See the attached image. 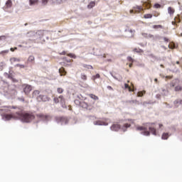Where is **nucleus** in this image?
I'll return each mask as SVG.
<instances>
[{"label": "nucleus", "mask_w": 182, "mask_h": 182, "mask_svg": "<svg viewBox=\"0 0 182 182\" xmlns=\"http://www.w3.org/2000/svg\"><path fill=\"white\" fill-rule=\"evenodd\" d=\"M151 125H153V123H147L146 126L136 127V130L141 132V135L143 136H149V132L153 136H156V132H154V128L151 127ZM147 129H149V132H147Z\"/></svg>", "instance_id": "1"}, {"label": "nucleus", "mask_w": 182, "mask_h": 182, "mask_svg": "<svg viewBox=\"0 0 182 182\" xmlns=\"http://www.w3.org/2000/svg\"><path fill=\"white\" fill-rule=\"evenodd\" d=\"M17 119L24 123H28L33 119V116L23 112H17Z\"/></svg>", "instance_id": "2"}, {"label": "nucleus", "mask_w": 182, "mask_h": 182, "mask_svg": "<svg viewBox=\"0 0 182 182\" xmlns=\"http://www.w3.org/2000/svg\"><path fill=\"white\" fill-rule=\"evenodd\" d=\"M32 98L36 99V101L38 102H49V97L47 95L39 94L38 90H34L32 92Z\"/></svg>", "instance_id": "3"}, {"label": "nucleus", "mask_w": 182, "mask_h": 182, "mask_svg": "<svg viewBox=\"0 0 182 182\" xmlns=\"http://www.w3.org/2000/svg\"><path fill=\"white\" fill-rule=\"evenodd\" d=\"M43 36V31H38L37 32L31 31L28 32V38H31V41H36Z\"/></svg>", "instance_id": "4"}, {"label": "nucleus", "mask_w": 182, "mask_h": 182, "mask_svg": "<svg viewBox=\"0 0 182 182\" xmlns=\"http://www.w3.org/2000/svg\"><path fill=\"white\" fill-rule=\"evenodd\" d=\"M128 127H130V124H126L123 127H119V124H113L112 125V127H109V129L113 132H117L121 129L122 132H127V128Z\"/></svg>", "instance_id": "5"}, {"label": "nucleus", "mask_w": 182, "mask_h": 182, "mask_svg": "<svg viewBox=\"0 0 182 182\" xmlns=\"http://www.w3.org/2000/svg\"><path fill=\"white\" fill-rule=\"evenodd\" d=\"M179 84V80H173V81H172V82L170 83V87H174L175 88V91L176 92H179L182 90V87L181 86H177V85Z\"/></svg>", "instance_id": "6"}, {"label": "nucleus", "mask_w": 182, "mask_h": 182, "mask_svg": "<svg viewBox=\"0 0 182 182\" xmlns=\"http://www.w3.org/2000/svg\"><path fill=\"white\" fill-rule=\"evenodd\" d=\"M53 102H55V103H60V105L61 107H63V108H66V106L64 105V97H62V95L58 96V97H55L54 99H53Z\"/></svg>", "instance_id": "7"}, {"label": "nucleus", "mask_w": 182, "mask_h": 182, "mask_svg": "<svg viewBox=\"0 0 182 182\" xmlns=\"http://www.w3.org/2000/svg\"><path fill=\"white\" fill-rule=\"evenodd\" d=\"M32 91V87L28 85H23V92L25 95H28L30 92Z\"/></svg>", "instance_id": "8"}, {"label": "nucleus", "mask_w": 182, "mask_h": 182, "mask_svg": "<svg viewBox=\"0 0 182 182\" xmlns=\"http://www.w3.org/2000/svg\"><path fill=\"white\" fill-rule=\"evenodd\" d=\"M55 120L57 121V123H60L61 125L66 124V118L57 117H55Z\"/></svg>", "instance_id": "9"}, {"label": "nucleus", "mask_w": 182, "mask_h": 182, "mask_svg": "<svg viewBox=\"0 0 182 182\" xmlns=\"http://www.w3.org/2000/svg\"><path fill=\"white\" fill-rule=\"evenodd\" d=\"M124 34L127 35V38H132L134 36V31L133 30H126L124 31Z\"/></svg>", "instance_id": "10"}, {"label": "nucleus", "mask_w": 182, "mask_h": 182, "mask_svg": "<svg viewBox=\"0 0 182 182\" xmlns=\"http://www.w3.org/2000/svg\"><path fill=\"white\" fill-rule=\"evenodd\" d=\"M13 118V116L6 114H2V119L4 121H9Z\"/></svg>", "instance_id": "11"}, {"label": "nucleus", "mask_w": 182, "mask_h": 182, "mask_svg": "<svg viewBox=\"0 0 182 182\" xmlns=\"http://www.w3.org/2000/svg\"><path fill=\"white\" fill-rule=\"evenodd\" d=\"M141 36L147 39L154 40V36L149 33H141Z\"/></svg>", "instance_id": "12"}, {"label": "nucleus", "mask_w": 182, "mask_h": 182, "mask_svg": "<svg viewBox=\"0 0 182 182\" xmlns=\"http://www.w3.org/2000/svg\"><path fill=\"white\" fill-rule=\"evenodd\" d=\"M94 124L95 126H107V122H104L102 121H95Z\"/></svg>", "instance_id": "13"}, {"label": "nucleus", "mask_w": 182, "mask_h": 182, "mask_svg": "<svg viewBox=\"0 0 182 182\" xmlns=\"http://www.w3.org/2000/svg\"><path fill=\"white\" fill-rule=\"evenodd\" d=\"M141 10H142L141 6H134V10H130V14H132V12L134 11L139 12Z\"/></svg>", "instance_id": "14"}, {"label": "nucleus", "mask_w": 182, "mask_h": 182, "mask_svg": "<svg viewBox=\"0 0 182 182\" xmlns=\"http://www.w3.org/2000/svg\"><path fill=\"white\" fill-rule=\"evenodd\" d=\"M110 75H112V77L113 79H115V80H117L119 82H121L122 80V77L121 75H119V77H115V75H113V74L109 73Z\"/></svg>", "instance_id": "15"}, {"label": "nucleus", "mask_w": 182, "mask_h": 182, "mask_svg": "<svg viewBox=\"0 0 182 182\" xmlns=\"http://www.w3.org/2000/svg\"><path fill=\"white\" fill-rule=\"evenodd\" d=\"M167 10H168V15H170V16L173 15V13H174L173 8L168 7Z\"/></svg>", "instance_id": "16"}, {"label": "nucleus", "mask_w": 182, "mask_h": 182, "mask_svg": "<svg viewBox=\"0 0 182 182\" xmlns=\"http://www.w3.org/2000/svg\"><path fill=\"white\" fill-rule=\"evenodd\" d=\"M173 105H176V107H178L179 105H182V100H178L173 101Z\"/></svg>", "instance_id": "17"}, {"label": "nucleus", "mask_w": 182, "mask_h": 182, "mask_svg": "<svg viewBox=\"0 0 182 182\" xmlns=\"http://www.w3.org/2000/svg\"><path fill=\"white\" fill-rule=\"evenodd\" d=\"M28 4L31 5V6L38 4V0H28Z\"/></svg>", "instance_id": "18"}, {"label": "nucleus", "mask_w": 182, "mask_h": 182, "mask_svg": "<svg viewBox=\"0 0 182 182\" xmlns=\"http://www.w3.org/2000/svg\"><path fill=\"white\" fill-rule=\"evenodd\" d=\"M80 107H81V108H83V109H87V102H80Z\"/></svg>", "instance_id": "19"}, {"label": "nucleus", "mask_w": 182, "mask_h": 182, "mask_svg": "<svg viewBox=\"0 0 182 182\" xmlns=\"http://www.w3.org/2000/svg\"><path fill=\"white\" fill-rule=\"evenodd\" d=\"M146 56H147V58H149L151 61H154V56L153 55V54L147 53V54H146Z\"/></svg>", "instance_id": "20"}, {"label": "nucleus", "mask_w": 182, "mask_h": 182, "mask_svg": "<svg viewBox=\"0 0 182 182\" xmlns=\"http://www.w3.org/2000/svg\"><path fill=\"white\" fill-rule=\"evenodd\" d=\"M11 8V0H8L6 1V9Z\"/></svg>", "instance_id": "21"}, {"label": "nucleus", "mask_w": 182, "mask_h": 182, "mask_svg": "<svg viewBox=\"0 0 182 182\" xmlns=\"http://www.w3.org/2000/svg\"><path fill=\"white\" fill-rule=\"evenodd\" d=\"M92 7H95V1H91V3H89V5L87 6V8L89 9H92Z\"/></svg>", "instance_id": "22"}, {"label": "nucleus", "mask_w": 182, "mask_h": 182, "mask_svg": "<svg viewBox=\"0 0 182 182\" xmlns=\"http://www.w3.org/2000/svg\"><path fill=\"white\" fill-rule=\"evenodd\" d=\"M168 133H164V134H162L161 139L162 140H166V139H168Z\"/></svg>", "instance_id": "23"}, {"label": "nucleus", "mask_w": 182, "mask_h": 182, "mask_svg": "<svg viewBox=\"0 0 182 182\" xmlns=\"http://www.w3.org/2000/svg\"><path fill=\"white\" fill-rule=\"evenodd\" d=\"M9 60H11V62H21V59L13 58L11 59H9Z\"/></svg>", "instance_id": "24"}, {"label": "nucleus", "mask_w": 182, "mask_h": 182, "mask_svg": "<svg viewBox=\"0 0 182 182\" xmlns=\"http://www.w3.org/2000/svg\"><path fill=\"white\" fill-rule=\"evenodd\" d=\"M151 17H153V16H151V14H146V15H144V18H146V19H149V18H151Z\"/></svg>", "instance_id": "25"}, {"label": "nucleus", "mask_w": 182, "mask_h": 182, "mask_svg": "<svg viewBox=\"0 0 182 182\" xmlns=\"http://www.w3.org/2000/svg\"><path fill=\"white\" fill-rule=\"evenodd\" d=\"M134 52L136 53H143L144 50H142L141 49H139V48H134Z\"/></svg>", "instance_id": "26"}, {"label": "nucleus", "mask_w": 182, "mask_h": 182, "mask_svg": "<svg viewBox=\"0 0 182 182\" xmlns=\"http://www.w3.org/2000/svg\"><path fill=\"white\" fill-rule=\"evenodd\" d=\"M89 97H91V99L95 100H98V97H96L95 95H92V94L89 95Z\"/></svg>", "instance_id": "27"}, {"label": "nucleus", "mask_w": 182, "mask_h": 182, "mask_svg": "<svg viewBox=\"0 0 182 182\" xmlns=\"http://www.w3.org/2000/svg\"><path fill=\"white\" fill-rule=\"evenodd\" d=\"M100 78V74H97L95 76H92V80H95L96 79H99Z\"/></svg>", "instance_id": "28"}, {"label": "nucleus", "mask_w": 182, "mask_h": 182, "mask_svg": "<svg viewBox=\"0 0 182 182\" xmlns=\"http://www.w3.org/2000/svg\"><path fill=\"white\" fill-rule=\"evenodd\" d=\"M64 92V90H63L62 88L60 87L57 88V93L62 94V92Z\"/></svg>", "instance_id": "29"}, {"label": "nucleus", "mask_w": 182, "mask_h": 182, "mask_svg": "<svg viewBox=\"0 0 182 182\" xmlns=\"http://www.w3.org/2000/svg\"><path fill=\"white\" fill-rule=\"evenodd\" d=\"M37 116H38V117L41 118V119H44L46 118H47V116H43L41 114H38Z\"/></svg>", "instance_id": "30"}, {"label": "nucleus", "mask_w": 182, "mask_h": 182, "mask_svg": "<svg viewBox=\"0 0 182 182\" xmlns=\"http://www.w3.org/2000/svg\"><path fill=\"white\" fill-rule=\"evenodd\" d=\"M15 67L23 69V68H24V65L16 64V65H15Z\"/></svg>", "instance_id": "31"}, {"label": "nucleus", "mask_w": 182, "mask_h": 182, "mask_svg": "<svg viewBox=\"0 0 182 182\" xmlns=\"http://www.w3.org/2000/svg\"><path fill=\"white\" fill-rule=\"evenodd\" d=\"M160 28H162V26H160V25H154V26H153V29H159Z\"/></svg>", "instance_id": "32"}, {"label": "nucleus", "mask_w": 182, "mask_h": 182, "mask_svg": "<svg viewBox=\"0 0 182 182\" xmlns=\"http://www.w3.org/2000/svg\"><path fill=\"white\" fill-rule=\"evenodd\" d=\"M81 80H87V75H85V74H81Z\"/></svg>", "instance_id": "33"}, {"label": "nucleus", "mask_w": 182, "mask_h": 182, "mask_svg": "<svg viewBox=\"0 0 182 182\" xmlns=\"http://www.w3.org/2000/svg\"><path fill=\"white\" fill-rule=\"evenodd\" d=\"M124 89H128L129 92H132V89H130V87H128L127 84H124Z\"/></svg>", "instance_id": "34"}, {"label": "nucleus", "mask_w": 182, "mask_h": 182, "mask_svg": "<svg viewBox=\"0 0 182 182\" xmlns=\"http://www.w3.org/2000/svg\"><path fill=\"white\" fill-rule=\"evenodd\" d=\"M4 76H5L6 78L11 79V76L9 75V74H7V73H4Z\"/></svg>", "instance_id": "35"}, {"label": "nucleus", "mask_w": 182, "mask_h": 182, "mask_svg": "<svg viewBox=\"0 0 182 182\" xmlns=\"http://www.w3.org/2000/svg\"><path fill=\"white\" fill-rule=\"evenodd\" d=\"M68 57L73 58V59H75V58H76L75 55H73V53L68 54Z\"/></svg>", "instance_id": "36"}, {"label": "nucleus", "mask_w": 182, "mask_h": 182, "mask_svg": "<svg viewBox=\"0 0 182 182\" xmlns=\"http://www.w3.org/2000/svg\"><path fill=\"white\" fill-rule=\"evenodd\" d=\"M33 61V56L31 55L28 57V62L32 63Z\"/></svg>", "instance_id": "37"}, {"label": "nucleus", "mask_w": 182, "mask_h": 182, "mask_svg": "<svg viewBox=\"0 0 182 182\" xmlns=\"http://www.w3.org/2000/svg\"><path fill=\"white\" fill-rule=\"evenodd\" d=\"M144 96V92H138V97H141Z\"/></svg>", "instance_id": "38"}, {"label": "nucleus", "mask_w": 182, "mask_h": 182, "mask_svg": "<svg viewBox=\"0 0 182 182\" xmlns=\"http://www.w3.org/2000/svg\"><path fill=\"white\" fill-rule=\"evenodd\" d=\"M176 21H172V25L176 23H179V18H177V17L175 18Z\"/></svg>", "instance_id": "39"}, {"label": "nucleus", "mask_w": 182, "mask_h": 182, "mask_svg": "<svg viewBox=\"0 0 182 182\" xmlns=\"http://www.w3.org/2000/svg\"><path fill=\"white\" fill-rule=\"evenodd\" d=\"M84 67H85V68H87V69H88V70H91V69H92V66L89 65H85V66H84Z\"/></svg>", "instance_id": "40"}, {"label": "nucleus", "mask_w": 182, "mask_h": 182, "mask_svg": "<svg viewBox=\"0 0 182 182\" xmlns=\"http://www.w3.org/2000/svg\"><path fill=\"white\" fill-rule=\"evenodd\" d=\"M0 112H7V108H6V107L1 108V109H0Z\"/></svg>", "instance_id": "41"}, {"label": "nucleus", "mask_w": 182, "mask_h": 182, "mask_svg": "<svg viewBox=\"0 0 182 182\" xmlns=\"http://www.w3.org/2000/svg\"><path fill=\"white\" fill-rule=\"evenodd\" d=\"M47 1H48V0H41V4L46 5V4H47Z\"/></svg>", "instance_id": "42"}, {"label": "nucleus", "mask_w": 182, "mask_h": 182, "mask_svg": "<svg viewBox=\"0 0 182 182\" xmlns=\"http://www.w3.org/2000/svg\"><path fill=\"white\" fill-rule=\"evenodd\" d=\"M127 60H129V62H132V63L134 62V60L131 57H127Z\"/></svg>", "instance_id": "43"}, {"label": "nucleus", "mask_w": 182, "mask_h": 182, "mask_svg": "<svg viewBox=\"0 0 182 182\" xmlns=\"http://www.w3.org/2000/svg\"><path fill=\"white\" fill-rule=\"evenodd\" d=\"M154 7H155V9H160V4H155V5H154Z\"/></svg>", "instance_id": "44"}, {"label": "nucleus", "mask_w": 182, "mask_h": 182, "mask_svg": "<svg viewBox=\"0 0 182 182\" xmlns=\"http://www.w3.org/2000/svg\"><path fill=\"white\" fill-rule=\"evenodd\" d=\"M4 63H0V70H3L4 69Z\"/></svg>", "instance_id": "45"}, {"label": "nucleus", "mask_w": 182, "mask_h": 182, "mask_svg": "<svg viewBox=\"0 0 182 182\" xmlns=\"http://www.w3.org/2000/svg\"><path fill=\"white\" fill-rule=\"evenodd\" d=\"M58 73H64V70L60 68V69H58Z\"/></svg>", "instance_id": "46"}, {"label": "nucleus", "mask_w": 182, "mask_h": 182, "mask_svg": "<svg viewBox=\"0 0 182 182\" xmlns=\"http://www.w3.org/2000/svg\"><path fill=\"white\" fill-rule=\"evenodd\" d=\"M144 6L147 7V8H149V4H147V3H144Z\"/></svg>", "instance_id": "47"}, {"label": "nucleus", "mask_w": 182, "mask_h": 182, "mask_svg": "<svg viewBox=\"0 0 182 182\" xmlns=\"http://www.w3.org/2000/svg\"><path fill=\"white\" fill-rule=\"evenodd\" d=\"M138 67L144 68V64H138Z\"/></svg>", "instance_id": "48"}, {"label": "nucleus", "mask_w": 182, "mask_h": 182, "mask_svg": "<svg viewBox=\"0 0 182 182\" xmlns=\"http://www.w3.org/2000/svg\"><path fill=\"white\" fill-rule=\"evenodd\" d=\"M7 52H9V50H6L2 51V53H0V54H1V53H7Z\"/></svg>", "instance_id": "49"}, {"label": "nucleus", "mask_w": 182, "mask_h": 182, "mask_svg": "<svg viewBox=\"0 0 182 182\" xmlns=\"http://www.w3.org/2000/svg\"><path fill=\"white\" fill-rule=\"evenodd\" d=\"M162 39H164V42H168V38H164Z\"/></svg>", "instance_id": "50"}, {"label": "nucleus", "mask_w": 182, "mask_h": 182, "mask_svg": "<svg viewBox=\"0 0 182 182\" xmlns=\"http://www.w3.org/2000/svg\"><path fill=\"white\" fill-rule=\"evenodd\" d=\"M66 1V0H58V2L60 3V2H63V1Z\"/></svg>", "instance_id": "51"}, {"label": "nucleus", "mask_w": 182, "mask_h": 182, "mask_svg": "<svg viewBox=\"0 0 182 182\" xmlns=\"http://www.w3.org/2000/svg\"><path fill=\"white\" fill-rule=\"evenodd\" d=\"M179 10L182 11V6H179Z\"/></svg>", "instance_id": "52"}, {"label": "nucleus", "mask_w": 182, "mask_h": 182, "mask_svg": "<svg viewBox=\"0 0 182 182\" xmlns=\"http://www.w3.org/2000/svg\"><path fill=\"white\" fill-rule=\"evenodd\" d=\"M162 127V124H159V128Z\"/></svg>", "instance_id": "53"}, {"label": "nucleus", "mask_w": 182, "mask_h": 182, "mask_svg": "<svg viewBox=\"0 0 182 182\" xmlns=\"http://www.w3.org/2000/svg\"><path fill=\"white\" fill-rule=\"evenodd\" d=\"M13 50H14V48L9 49V50H11V52H13Z\"/></svg>", "instance_id": "54"}, {"label": "nucleus", "mask_w": 182, "mask_h": 182, "mask_svg": "<svg viewBox=\"0 0 182 182\" xmlns=\"http://www.w3.org/2000/svg\"><path fill=\"white\" fill-rule=\"evenodd\" d=\"M60 55H64V52L60 53Z\"/></svg>", "instance_id": "55"}, {"label": "nucleus", "mask_w": 182, "mask_h": 182, "mask_svg": "<svg viewBox=\"0 0 182 182\" xmlns=\"http://www.w3.org/2000/svg\"><path fill=\"white\" fill-rule=\"evenodd\" d=\"M176 64H179V61H178V62H176Z\"/></svg>", "instance_id": "56"}, {"label": "nucleus", "mask_w": 182, "mask_h": 182, "mask_svg": "<svg viewBox=\"0 0 182 182\" xmlns=\"http://www.w3.org/2000/svg\"><path fill=\"white\" fill-rule=\"evenodd\" d=\"M166 78H168V79H170V77H168V76H166Z\"/></svg>", "instance_id": "57"}, {"label": "nucleus", "mask_w": 182, "mask_h": 182, "mask_svg": "<svg viewBox=\"0 0 182 182\" xmlns=\"http://www.w3.org/2000/svg\"><path fill=\"white\" fill-rule=\"evenodd\" d=\"M108 89L111 90V87L108 86Z\"/></svg>", "instance_id": "58"}, {"label": "nucleus", "mask_w": 182, "mask_h": 182, "mask_svg": "<svg viewBox=\"0 0 182 182\" xmlns=\"http://www.w3.org/2000/svg\"><path fill=\"white\" fill-rule=\"evenodd\" d=\"M11 109H15V107H12Z\"/></svg>", "instance_id": "59"}, {"label": "nucleus", "mask_w": 182, "mask_h": 182, "mask_svg": "<svg viewBox=\"0 0 182 182\" xmlns=\"http://www.w3.org/2000/svg\"><path fill=\"white\" fill-rule=\"evenodd\" d=\"M66 62H68V63H70V60H67Z\"/></svg>", "instance_id": "60"}, {"label": "nucleus", "mask_w": 182, "mask_h": 182, "mask_svg": "<svg viewBox=\"0 0 182 182\" xmlns=\"http://www.w3.org/2000/svg\"><path fill=\"white\" fill-rule=\"evenodd\" d=\"M4 38V37H0V39Z\"/></svg>", "instance_id": "61"}, {"label": "nucleus", "mask_w": 182, "mask_h": 182, "mask_svg": "<svg viewBox=\"0 0 182 182\" xmlns=\"http://www.w3.org/2000/svg\"><path fill=\"white\" fill-rule=\"evenodd\" d=\"M154 81L156 82V78H155V80H154Z\"/></svg>", "instance_id": "62"}, {"label": "nucleus", "mask_w": 182, "mask_h": 182, "mask_svg": "<svg viewBox=\"0 0 182 182\" xmlns=\"http://www.w3.org/2000/svg\"><path fill=\"white\" fill-rule=\"evenodd\" d=\"M77 102H78L77 100V101H75V102H77Z\"/></svg>", "instance_id": "63"}, {"label": "nucleus", "mask_w": 182, "mask_h": 182, "mask_svg": "<svg viewBox=\"0 0 182 182\" xmlns=\"http://www.w3.org/2000/svg\"><path fill=\"white\" fill-rule=\"evenodd\" d=\"M21 46H19V47H21Z\"/></svg>", "instance_id": "64"}]
</instances>
